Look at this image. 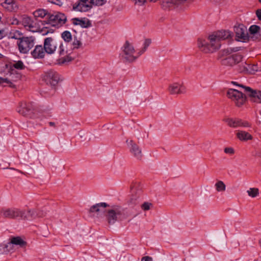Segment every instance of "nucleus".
<instances>
[{
	"instance_id": "f257e3e1",
	"label": "nucleus",
	"mask_w": 261,
	"mask_h": 261,
	"mask_svg": "<svg viewBox=\"0 0 261 261\" xmlns=\"http://www.w3.org/2000/svg\"><path fill=\"white\" fill-rule=\"evenodd\" d=\"M197 46L199 49L204 53H213L219 49L221 43L215 39L213 34L206 38H199L197 40Z\"/></svg>"
},
{
	"instance_id": "f03ea898",
	"label": "nucleus",
	"mask_w": 261,
	"mask_h": 261,
	"mask_svg": "<svg viewBox=\"0 0 261 261\" xmlns=\"http://www.w3.org/2000/svg\"><path fill=\"white\" fill-rule=\"evenodd\" d=\"M123 213L121 206L118 205L110 206L106 209L105 216L109 225H113L117 221L122 220L121 218Z\"/></svg>"
},
{
	"instance_id": "7ed1b4c3",
	"label": "nucleus",
	"mask_w": 261,
	"mask_h": 261,
	"mask_svg": "<svg viewBox=\"0 0 261 261\" xmlns=\"http://www.w3.org/2000/svg\"><path fill=\"white\" fill-rule=\"evenodd\" d=\"M141 55L140 51L137 52L132 43L128 41H125L122 47V57L126 61L133 62Z\"/></svg>"
},
{
	"instance_id": "20e7f679",
	"label": "nucleus",
	"mask_w": 261,
	"mask_h": 261,
	"mask_svg": "<svg viewBox=\"0 0 261 261\" xmlns=\"http://www.w3.org/2000/svg\"><path fill=\"white\" fill-rule=\"evenodd\" d=\"M226 95L238 107L243 106L246 100V95L234 89H229L227 91Z\"/></svg>"
},
{
	"instance_id": "39448f33",
	"label": "nucleus",
	"mask_w": 261,
	"mask_h": 261,
	"mask_svg": "<svg viewBox=\"0 0 261 261\" xmlns=\"http://www.w3.org/2000/svg\"><path fill=\"white\" fill-rule=\"evenodd\" d=\"M35 43V38L33 36L23 37L17 42L19 52L24 54H27L34 46Z\"/></svg>"
},
{
	"instance_id": "423d86ee",
	"label": "nucleus",
	"mask_w": 261,
	"mask_h": 261,
	"mask_svg": "<svg viewBox=\"0 0 261 261\" xmlns=\"http://www.w3.org/2000/svg\"><path fill=\"white\" fill-rule=\"evenodd\" d=\"M16 110L19 114L23 116L33 118L35 106L32 102L21 101L19 103Z\"/></svg>"
},
{
	"instance_id": "0eeeda50",
	"label": "nucleus",
	"mask_w": 261,
	"mask_h": 261,
	"mask_svg": "<svg viewBox=\"0 0 261 261\" xmlns=\"http://www.w3.org/2000/svg\"><path fill=\"white\" fill-rule=\"evenodd\" d=\"M67 20L66 16L65 14L59 13L56 14H49L48 19L46 21V23L50 24L51 26L56 28H60L65 23Z\"/></svg>"
},
{
	"instance_id": "6e6552de",
	"label": "nucleus",
	"mask_w": 261,
	"mask_h": 261,
	"mask_svg": "<svg viewBox=\"0 0 261 261\" xmlns=\"http://www.w3.org/2000/svg\"><path fill=\"white\" fill-rule=\"evenodd\" d=\"M42 81L47 85L55 87L60 81L59 74L54 70H49L45 72L42 76Z\"/></svg>"
},
{
	"instance_id": "1a4fd4ad",
	"label": "nucleus",
	"mask_w": 261,
	"mask_h": 261,
	"mask_svg": "<svg viewBox=\"0 0 261 261\" xmlns=\"http://www.w3.org/2000/svg\"><path fill=\"white\" fill-rule=\"evenodd\" d=\"M23 210L17 208H3L0 212L1 217L7 219H21Z\"/></svg>"
},
{
	"instance_id": "9d476101",
	"label": "nucleus",
	"mask_w": 261,
	"mask_h": 261,
	"mask_svg": "<svg viewBox=\"0 0 261 261\" xmlns=\"http://www.w3.org/2000/svg\"><path fill=\"white\" fill-rule=\"evenodd\" d=\"M249 100L253 102L261 103V91L254 90L247 86H242Z\"/></svg>"
},
{
	"instance_id": "9b49d317",
	"label": "nucleus",
	"mask_w": 261,
	"mask_h": 261,
	"mask_svg": "<svg viewBox=\"0 0 261 261\" xmlns=\"http://www.w3.org/2000/svg\"><path fill=\"white\" fill-rule=\"evenodd\" d=\"M59 44V41L52 37H46L44 40V49L48 54H54Z\"/></svg>"
},
{
	"instance_id": "f8f14e48",
	"label": "nucleus",
	"mask_w": 261,
	"mask_h": 261,
	"mask_svg": "<svg viewBox=\"0 0 261 261\" xmlns=\"http://www.w3.org/2000/svg\"><path fill=\"white\" fill-rule=\"evenodd\" d=\"M243 57L240 54H235L221 60V64L226 66H233L242 60Z\"/></svg>"
},
{
	"instance_id": "ddd939ff",
	"label": "nucleus",
	"mask_w": 261,
	"mask_h": 261,
	"mask_svg": "<svg viewBox=\"0 0 261 261\" xmlns=\"http://www.w3.org/2000/svg\"><path fill=\"white\" fill-rule=\"evenodd\" d=\"M225 122L227 123V125L233 128H236L239 127H251V124L247 121L243 120L240 118H226L225 119Z\"/></svg>"
},
{
	"instance_id": "4468645a",
	"label": "nucleus",
	"mask_w": 261,
	"mask_h": 261,
	"mask_svg": "<svg viewBox=\"0 0 261 261\" xmlns=\"http://www.w3.org/2000/svg\"><path fill=\"white\" fill-rule=\"evenodd\" d=\"M126 142L131 154L137 159L141 160L143 156L141 148L132 140H127Z\"/></svg>"
},
{
	"instance_id": "2eb2a0df",
	"label": "nucleus",
	"mask_w": 261,
	"mask_h": 261,
	"mask_svg": "<svg viewBox=\"0 0 261 261\" xmlns=\"http://www.w3.org/2000/svg\"><path fill=\"white\" fill-rule=\"evenodd\" d=\"M0 5L9 12H16L19 9V5L15 0H0Z\"/></svg>"
},
{
	"instance_id": "dca6fc26",
	"label": "nucleus",
	"mask_w": 261,
	"mask_h": 261,
	"mask_svg": "<svg viewBox=\"0 0 261 261\" xmlns=\"http://www.w3.org/2000/svg\"><path fill=\"white\" fill-rule=\"evenodd\" d=\"M236 36L238 41L245 42L248 39L246 28L243 24L234 27Z\"/></svg>"
},
{
	"instance_id": "f3484780",
	"label": "nucleus",
	"mask_w": 261,
	"mask_h": 261,
	"mask_svg": "<svg viewBox=\"0 0 261 261\" xmlns=\"http://www.w3.org/2000/svg\"><path fill=\"white\" fill-rule=\"evenodd\" d=\"M88 1L77 0L72 5V10L77 12H87L91 9V5L87 4Z\"/></svg>"
},
{
	"instance_id": "a211bd4d",
	"label": "nucleus",
	"mask_w": 261,
	"mask_h": 261,
	"mask_svg": "<svg viewBox=\"0 0 261 261\" xmlns=\"http://www.w3.org/2000/svg\"><path fill=\"white\" fill-rule=\"evenodd\" d=\"M161 5L163 9L170 10L178 8L182 4L180 0H161Z\"/></svg>"
},
{
	"instance_id": "6ab92c4d",
	"label": "nucleus",
	"mask_w": 261,
	"mask_h": 261,
	"mask_svg": "<svg viewBox=\"0 0 261 261\" xmlns=\"http://www.w3.org/2000/svg\"><path fill=\"white\" fill-rule=\"evenodd\" d=\"M168 92L171 94H180L185 93L186 92V88L182 84L175 83L169 85Z\"/></svg>"
},
{
	"instance_id": "aec40b11",
	"label": "nucleus",
	"mask_w": 261,
	"mask_h": 261,
	"mask_svg": "<svg viewBox=\"0 0 261 261\" xmlns=\"http://www.w3.org/2000/svg\"><path fill=\"white\" fill-rule=\"evenodd\" d=\"M109 207V205L106 202H100L92 205L89 209L90 213H96L97 216H99L101 213H106V208Z\"/></svg>"
},
{
	"instance_id": "412c9836",
	"label": "nucleus",
	"mask_w": 261,
	"mask_h": 261,
	"mask_svg": "<svg viewBox=\"0 0 261 261\" xmlns=\"http://www.w3.org/2000/svg\"><path fill=\"white\" fill-rule=\"evenodd\" d=\"M44 215L41 213L35 210H30L27 211H23L21 219H32L37 217H42Z\"/></svg>"
},
{
	"instance_id": "4be33fe9",
	"label": "nucleus",
	"mask_w": 261,
	"mask_h": 261,
	"mask_svg": "<svg viewBox=\"0 0 261 261\" xmlns=\"http://www.w3.org/2000/svg\"><path fill=\"white\" fill-rule=\"evenodd\" d=\"M215 36V39L220 43L221 40H224L228 39L231 37L230 32L226 30H222L215 32L212 34Z\"/></svg>"
},
{
	"instance_id": "5701e85b",
	"label": "nucleus",
	"mask_w": 261,
	"mask_h": 261,
	"mask_svg": "<svg viewBox=\"0 0 261 261\" xmlns=\"http://www.w3.org/2000/svg\"><path fill=\"white\" fill-rule=\"evenodd\" d=\"M72 22L74 25H79L83 28H87L91 25L90 21L86 18H74L72 19Z\"/></svg>"
},
{
	"instance_id": "b1692460",
	"label": "nucleus",
	"mask_w": 261,
	"mask_h": 261,
	"mask_svg": "<svg viewBox=\"0 0 261 261\" xmlns=\"http://www.w3.org/2000/svg\"><path fill=\"white\" fill-rule=\"evenodd\" d=\"M46 51L44 49V46L41 45H37L34 49L31 52L32 56L36 59L43 58L45 55Z\"/></svg>"
},
{
	"instance_id": "393cba45",
	"label": "nucleus",
	"mask_w": 261,
	"mask_h": 261,
	"mask_svg": "<svg viewBox=\"0 0 261 261\" xmlns=\"http://www.w3.org/2000/svg\"><path fill=\"white\" fill-rule=\"evenodd\" d=\"M26 242L23 241L20 237H12L10 239V242L6 245V248L12 245H15L21 247H23L26 245Z\"/></svg>"
},
{
	"instance_id": "a878e982",
	"label": "nucleus",
	"mask_w": 261,
	"mask_h": 261,
	"mask_svg": "<svg viewBox=\"0 0 261 261\" xmlns=\"http://www.w3.org/2000/svg\"><path fill=\"white\" fill-rule=\"evenodd\" d=\"M236 136L241 141H247L251 140L253 138L252 135L249 133L239 130L236 132Z\"/></svg>"
},
{
	"instance_id": "bb28decb",
	"label": "nucleus",
	"mask_w": 261,
	"mask_h": 261,
	"mask_svg": "<svg viewBox=\"0 0 261 261\" xmlns=\"http://www.w3.org/2000/svg\"><path fill=\"white\" fill-rule=\"evenodd\" d=\"M33 14L36 20L39 18H43L45 17H46V19L47 20L50 13H49L46 10L39 9L35 11Z\"/></svg>"
},
{
	"instance_id": "cd10ccee",
	"label": "nucleus",
	"mask_w": 261,
	"mask_h": 261,
	"mask_svg": "<svg viewBox=\"0 0 261 261\" xmlns=\"http://www.w3.org/2000/svg\"><path fill=\"white\" fill-rule=\"evenodd\" d=\"M30 24H31L29 27L27 28V31L32 32H37L41 31V27L37 20L36 21H34L33 20Z\"/></svg>"
},
{
	"instance_id": "c85d7f7f",
	"label": "nucleus",
	"mask_w": 261,
	"mask_h": 261,
	"mask_svg": "<svg viewBox=\"0 0 261 261\" xmlns=\"http://www.w3.org/2000/svg\"><path fill=\"white\" fill-rule=\"evenodd\" d=\"M23 34L22 33L16 30H12L9 34V38L11 39H17L18 41H19L22 37Z\"/></svg>"
},
{
	"instance_id": "c756f323",
	"label": "nucleus",
	"mask_w": 261,
	"mask_h": 261,
	"mask_svg": "<svg viewBox=\"0 0 261 261\" xmlns=\"http://www.w3.org/2000/svg\"><path fill=\"white\" fill-rule=\"evenodd\" d=\"M247 193L248 195L254 198L259 195V189L256 188H250L247 191Z\"/></svg>"
},
{
	"instance_id": "7c9ffc66",
	"label": "nucleus",
	"mask_w": 261,
	"mask_h": 261,
	"mask_svg": "<svg viewBox=\"0 0 261 261\" xmlns=\"http://www.w3.org/2000/svg\"><path fill=\"white\" fill-rule=\"evenodd\" d=\"M216 190L218 192H224L226 189V186L223 181L218 180L215 185Z\"/></svg>"
},
{
	"instance_id": "2f4dec72",
	"label": "nucleus",
	"mask_w": 261,
	"mask_h": 261,
	"mask_svg": "<svg viewBox=\"0 0 261 261\" xmlns=\"http://www.w3.org/2000/svg\"><path fill=\"white\" fill-rule=\"evenodd\" d=\"M107 3V0H90V5H91V8L93 6H102Z\"/></svg>"
},
{
	"instance_id": "473e14b6",
	"label": "nucleus",
	"mask_w": 261,
	"mask_h": 261,
	"mask_svg": "<svg viewBox=\"0 0 261 261\" xmlns=\"http://www.w3.org/2000/svg\"><path fill=\"white\" fill-rule=\"evenodd\" d=\"M62 39L66 42H69L72 40V35L68 31L63 32L61 34Z\"/></svg>"
},
{
	"instance_id": "72a5a7b5",
	"label": "nucleus",
	"mask_w": 261,
	"mask_h": 261,
	"mask_svg": "<svg viewBox=\"0 0 261 261\" xmlns=\"http://www.w3.org/2000/svg\"><path fill=\"white\" fill-rule=\"evenodd\" d=\"M59 49L58 53L60 56H64L67 54V50L66 49V47L63 44V42L61 41H59Z\"/></svg>"
},
{
	"instance_id": "f704fd0d",
	"label": "nucleus",
	"mask_w": 261,
	"mask_h": 261,
	"mask_svg": "<svg viewBox=\"0 0 261 261\" xmlns=\"http://www.w3.org/2000/svg\"><path fill=\"white\" fill-rule=\"evenodd\" d=\"M32 19L29 16H24L21 21L22 25L24 27V28L27 30V28H28L29 25L31 24V22L32 21Z\"/></svg>"
},
{
	"instance_id": "c9c22d12",
	"label": "nucleus",
	"mask_w": 261,
	"mask_h": 261,
	"mask_svg": "<svg viewBox=\"0 0 261 261\" xmlns=\"http://www.w3.org/2000/svg\"><path fill=\"white\" fill-rule=\"evenodd\" d=\"M237 50H238L237 49H234V48L224 49L221 51V57H223L225 56L229 55L230 54H231L232 52L236 51Z\"/></svg>"
},
{
	"instance_id": "e433bc0d",
	"label": "nucleus",
	"mask_w": 261,
	"mask_h": 261,
	"mask_svg": "<svg viewBox=\"0 0 261 261\" xmlns=\"http://www.w3.org/2000/svg\"><path fill=\"white\" fill-rule=\"evenodd\" d=\"M73 60V58H72L69 55H68L61 59H59V62L60 64H64L66 63L69 62Z\"/></svg>"
},
{
	"instance_id": "4c0bfd02",
	"label": "nucleus",
	"mask_w": 261,
	"mask_h": 261,
	"mask_svg": "<svg viewBox=\"0 0 261 261\" xmlns=\"http://www.w3.org/2000/svg\"><path fill=\"white\" fill-rule=\"evenodd\" d=\"M151 43V40L149 39H147L145 40L143 44V48L141 49L140 51V54H143L146 50L147 48L149 46Z\"/></svg>"
},
{
	"instance_id": "58836bf2",
	"label": "nucleus",
	"mask_w": 261,
	"mask_h": 261,
	"mask_svg": "<svg viewBox=\"0 0 261 261\" xmlns=\"http://www.w3.org/2000/svg\"><path fill=\"white\" fill-rule=\"evenodd\" d=\"M13 67L17 69H23L25 68L23 63L21 61H18L13 64Z\"/></svg>"
},
{
	"instance_id": "ea45409f",
	"label": "nucleus",
	"mask_w": 261,
	"mask_h": 261,
	"mask_svg": "<svg viewBox=\"0 0 261 261\" xmlns=\"http://www.w3.org/2000/svg\"><path fill=\"white\" fill-rule=\"evenodd\" d=\"M260 28L256 25H252L249 28V32L251 34H255L257 33Z\"/></svg>"
},
{
	"instance_id": "a19ab883",
	"label": "nucleus",
	"mask_w": 261,
	"mask_h": 261,
	"mask_svg": "<svg viewBox=\"0 0 261 261\" xmlns=\"http://www.w3.org/2000/svg\"><path fill=\"white\" fill-rule=\"evenodd\" d=\"M138 199L136 196L130 198L128 201V204L130 206H134L138 204Z\"/></svg>"
},
{
	"instance_id": "79ce46f5",
	"label": "nucleus",
	"mask_w": 261,
	"mask_h": 261,
	"mask_svg": "<svg viewBox=\"0 0 261 261\" xmlns=\"http://www.w3.org/2000/svg\"><path fill=\"white\" fill-rule=\"evenodd\" d=\"M151 206L152 204L151 203L145 202L141 205V207L143 211H146L150 210Z\"/></svg>"
},
{
	"instance_id": "37998d69",
	"label": "nucleus",
	"mask_w": 261,
	"mask_h": 261,
	"mask_svg": "<svg viewBox=\"0 0 261 261\" xmlns=\"http://www.w3.org/2000/svg\"><path fill=\"white\" fill-rule=\"evenodd\" d=\"M82 43L80 41L77 39H74L72 42V48L73 49H77L80 48L82 45Z\"/></svg>"
},
{
	"instance_id": "c03bdc74",
	"label": "nucleus",
	"mask_w": 261,
	"mask_h": 261,
	"mask_svg": "<svg viewBox=\"0 0 261 261\" xmlns=\"http://www.w3.org/2000/svg\"><path fill=\"white\" fill-rule=\"evenodd\" d=\"M224 152L227 154L232 155L234 153V149L232 147H226L224 148Z\"/></svg>"
},
{
	"instance_id": "a18cd8bd",
	"label": "nucleus",
	"mask_w": 261,
	"mask_h": 261,
	"mask_svg": "<svg viewBox=\"0 0 261 261\" xmlns=\"http://www.w3.org/2000/svg\"><path fill=\"white\" fill-rule=\"evenodd\" d=\"M50 3L61 6L63 4V2L61 0H48Z\"/></svg>"
},
{
	"instance_id": "49530a36",
	"label": "nucleus",
	"mask_w": 261,
	"mask_h": 261,
	"mask_svg": "<svg viewBox=\"0 0 261 261\" xmlns=\"http://www.w3.org/2000/svg\"><path fill=\"white\" fill-rule=\"evenodd\" d=\"M6 36L5 30L3 28H0V40L4 38Z\"/></svg>"
},
{
	"instance_id": "de8ad7c7",
	"label": "nucleus",
	"mask_w": 261,
	"mask_h": 261,
	"mask_svg": "<svg viewBox=\"0 0 261 261\" xmlns=\"http://www.w3.org/2000/svg\"><path fill=\"white\" fill-rule=\"evenodd\" d=\"M135 4L139 6H142L146 2V0H134Z\"/></svg>"
},
{
	"instance_id": "09e8293b",
	"label": "nucleus",
	"mask_w": 261,
	"mask_h": 261,
	"mask_svg": "<svg viewBox=\"0 0 261 261\" xmlns=\"http://www.w3.org/2000/svg\"><path fill=\"white\" fill-rule=\"evenodd\" d=\"M3 83L9 84L10 83V82L7 79L0 77V85L3 84Z\"/></svg>"
},
{
	"instance_id": "8fccbe9b",
	"label": "nucleus",
	"mask_w": 261,
	"mask_h": 261,
	"mask_svg": "<svg viewBox=\"0 0 261 261\" xmlns=\"http://www.w3.org/2000/svg\"><path fill=\"white\" fill-rule=\"evenodd\" d=\"M11 23L13 25H18L20 23L19 21L16 18H13Z\"/></svg>"
},
{
	"instance_id": "3c124183",
	"label": "nucleus",
	"mask_w": 261,
	"mask_h": 261,
	"mask_svg": "<svg viewBox=\"0 0 261 261\" xmlns=\"http://www.w3.org/2000/svg\"><path fill=\"white\" fill-rule=\"evenodd\" d=\"M141 261H152V258L149 256H146L141 258Z\"/></svg>"
},
{
	"instance_id": "603ef678",
	"label": "nucleus",
	"mask_w": 261,
	"mask_h": 261,
	"mask_svg": "<svg viewBox=\"0 0 261 261\" xmlns=\"http://www.w3.org/2000/svg\"><path fill=\"white\" fill-rule=\"evenodd\" d=\"M256 15L258 20H261V9H258L256 12Z\"/></svg>"
},
{
	"instance_id": "864d4df0",
	"label": "nucleus",
	"mask_w": 261,
	"mask_h": 261,
	"mask_svg": "<svg viewBox=\"0 0 261 261\" xmlns=\"http://www.w3.org/2000/svg\"><path fill=\"white\" fill-rule=\"evenodd\" d=\"M42 32V34L43 35H46L47 34H48L49 33V31L48 30H44V31H41Z\"/></svg>"
},
{
	"instance_id": "5fc2aeb1",
	"label": "nucleus",
	"mask_w": 261,
	"mask_h": 261,
	"mask_svg": "<svg viewBox=\"0 0 261 261\" xmlns=\"http://www.w3.org/2000/svg\"><path fill=\"white\" fill-rule=\"evenodd\" d=\"M232 83L233 85H237V86H239V87H242V86H243L242 85H239V84H238L237 83V82H232Z\"/></svg>"
},
{
	"instance_id": "6e6d98bb",
	"label": "nucleus",
	"mask_w": 261,
	"mask_h": 261,
	"mask_svg": "<svg viewBox=\"0 0 261 261\" xmlns=\"http://www.w3.org/2000/svg\"><path fill=\"white\" fill-rule=\"evenodd\" d=\"M49 125L50 126H55V122H49Z\"/></svg>"
},
{
	"instance_id": "4d7b16f0",
	"label": "nucleus",
	"mask_w": 261,
	"mask_h": 261,
	"mask_svg": "<svg viewBox=\"0 0 261 261\" xmlns=\"http://www.w3.org/2000/svg\"><path fill=\"white\" fill-rule=\"evenodd\" d=\"M4 57V56L0 53V60L3 59Z\"/></svg>"
},
{
	"instance_id": "13d9d810",
	"label": "nucleus",
	"mask_w": 261,
	"mask_h": 261,
	"mask_svg": "<svg viewBox=\"0 0 261 261\" xmlns=\"http://www.w3.org/2000/svg\"><path fill=\"white\" fill-rule=\"evenodd\" d=\"M259 244L260 246V247H261V239H260V240H259Z\"/></svg>"
},
{
	"instance_id": "bf43d9fd",
	"label": "nucleus",
	"mask_w": 261,
	"mask_h": 261,
	"mask_svg": "<svg viewBox=\"0 0 261 261\" xmlns=\"http://www.w3.org/2000/svg\"><path fill=\"white\" fill-rule=\"evenodd\" d=\"M258 2L261 4V0H258Z\"/></svg>"
},
{
	"instance_id": "052dcab7",
	"label": "nucleus",
	"mask_w": 261,
	"mask_h": 261,
	"mask_svg": "<svg viewBox=\"0 0 261 261\" xmlns=\"http://www.w3.org/2000/svg\"><path fill=\"white\" fill-rule=\"evenodd\" d=\"M260 157H261V152H260V154L259 155Z\"/></svg>"
}]
</instances>
